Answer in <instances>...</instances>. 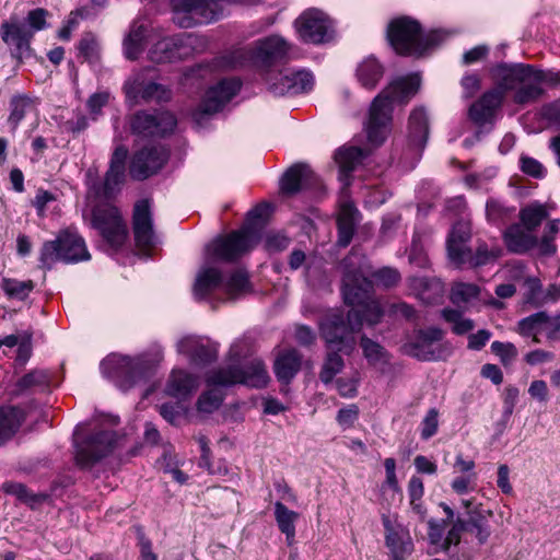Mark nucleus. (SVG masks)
I'll return each mask as SVG.
<instances>
[{
	"label": "nucleus",
	"mask_w": 560,
	"mask_h": 560,
	"mask_svg": "<svg viewBox=\"0 0 560 560\" xmlns=\"http://www.w3.org/2000/svg\"><path fill=\"white\" fill-rule=\"evenodd\" d=\"M495 88L486 92L469 108V117L478 125L489 122L501 106L505 92H513L512 101L517 105L537 102L544 94L542 83L553 82V73L537 70L524 63H500L492 69ZM559 74L556 73L555 77Z\"/></svg>",
	"instance_id": "obj_1"
},
{
	"label": "nucleus",
	"mask_w": 560,
	"mask_h": 560,
	"mask_svg": "<svg viewBox=\"0 0 560 560\" xmlns=\"http://www.w3.org/2000/svg\"><path fill=\"white\" fill-rule=\"evenodd\" d=\"M420 88L418 74H409L393 80L373 101L365 125L368 141L372 145L382 144L388 132L394 104L407 103Z\"/></svg>",
	"instance_id": "obj_2"
},
{
	"label": "nucleus",
	"mask_w": 560,
	"mask_h": 560,
	"mask_svg": "<svg viewBox=\"0 0 560 560\" xmlns=\"http://www.w3.org/2000/svg\"><path fill=\"white\" fill-rule=\"evenodd\" d=\"M358 259L357 255L351 254L341 262L343 269L342 294L347 304L355 306L350 311L359 312L362 325L365 323L374 326L381 322L384 311L376 300L371 299L373 283L361 270L355 268Z\"/></svg>",
	"instance_id": "obj_3"
},
{
	"label": "nucleus",
	"mask_w": 560,
	"mask_h": 560,
	"mask_svg": "<svg viewBox=\"0 0 560 560\" xmlns=\"http://www.w3.org/2000/svg\"><path fill=\"white\" fill-rule=\"evenodd\" d=\"M387 38L398 54L420 55L442 42L444 34L441 31H434L423 36L417 21L399 18L389 23Z\"/></svg>",
	"instance_id": "obj_4"
},
{
	"label": "nucleus",
	"mask_w": 560,
	"mask_h": 560,
	"mask_svg": "<svg viewBox=\"0 0 560 560\" xmlns=\"http://www.w3.org/2000/svg\"><path fill=\"white\" fill-rule=\"evenodd\" d=\"M362 328V320L359 312L349 311L347 320L341 313L328 314L319 324L320 337L324 339L328 350H335L350 354L355 349L353 332Z\"/></svg>",
	"instance_id": "obj_5"
},
{
	"label": "nucleus",
	"mask_w": 560,
	"mask_h": 560,
	"mask_svg": "<svg viewBox=\"0 0 560 560\" xmlns=\"http://www.w3.org/2000/svg\"><path fill=\"white\" fill-rule=\"evenodd\" d=\"M101 370L105 376L113 378L118 387L127 390L151 375L153 363L143 357L130 358L113 353L102 361Z\"/></svg>",
	"instance_id": "obj_6"
},
{
	"label": "nucleus",
	"mask_w": 560,
	"mask_h": 560,
	"mask_svg": "<svg viewBox=\"0 0 560 560\" xmlns=\"http://www.w3.org/2000/svg\"><path fill=\"white\" fill-rule=\"evenodd\" d=\"M91 255L84 240L69 230L62 231L55 241L45 242L40 249V268L50 269L57 261L66 264L89 260Z\"/></svg>",
	"instance_id": "obj_7"
},
{
	"label": "nucleus",
	"mask_w": 560,
	"mask_h": 560,
	"mask_svg": "<svg viewBox=\"0 0 560 560\" xmlns=\"http://www.w3.org/2000/svg\"><path fill=\"white\" fill-rule=\"evenodd\" d=\"M259 241V233L253 226H244L226 235L214 238L206 246L205 255L208 261H235L253 249Z\"/></svg>",
	"instance_id": "obj_8"
},
{
	"label": "nucleus",
	"mask_w": 560,
	"mask_h": 560,
	"mask_svg": "<svg viewBox=\"0 0 560 560\" xmlns=\"http://www.w3.org/2000/svg\"><path fill=\"white\" fill-rule=\"evenodd\" d=\"M209 386H230L243 384L250 387H265L269 382V375L264 362L253 359L244 368L228 366L214 370L207 376Z\"/></svg>",
	"instance_id": "obj_9"
},
{
	"label": "nucleus",
	"mask_w": 560,
	"mask_h": 560,
	"mask_svg": "<svg viewBox=\"0 0 560 560\" xmlns=\"http://www.w3.org/2000/svg\"><path fill=\"white\" fill-rule=\"evenodd\" d=\"M171 5L174 23L183 28L210 23L219 15L218 0H171Z\"/></svg>",
	"instance_id": "obj_10"
},
{
	"label": "nucleus",
	"mask_w": 560,
	"mask_h": 560,
	"mask_svg": "<svg viewBox=\"0 0 560 560\" xmlns=\"http://www.w3.org/2000/svg\"><path fill=\"white\" fill-rule=\"evenodd\" d=\"M92 224L113 247L121 246L127 238V224L118 209L110 203H103L93 209Z\"/></svg>",
	"instance_id": "obj_11"
},
{
	"label": "nucleus",
	"mask_w": 560,
	"mask_h": 560,
	"mask_svg": "<svg viewBox=\"0 0 560 560\" xmlns=\"http://www.w3.org/2000/svg\"><path fill=\"white\" fill-rule=\"evenodd\" d=\"M295 30L304 43L324 44L332 39L334 26L326 13L317 9L304 11L295 20Z\"/></svg>",
	"instance_id": "obj_12"
},
{
	"label": "nucleus",
	"mask_w": 560,
	"mask_h": 560,
	"mask_svg": "<svg viewBox=\"0 0 560 560\" xmlns=\"http://www.w3.org/2000/svg\"><path fill=\"white\" fill-rule=\"evenodd\" d=\"M443 336V330L436 327L417 330L406 338L401 350L405 354L423 361L442 359L443 350L440 341Z\"/></svg>",
	"instance_id": "obj_13"
},
{
	"label": "nucleus",
	"mask_w": 560,
	"mask_h": 560,
	"mask_svg": "<svg viewBox=\"0 0 560 560\" xmlns=\"http://www.w3.org/2000/svg\"><path fill=\"white\" fill-rule=\"evenodd\" d=\"M241 82L237 79H224L209 89L198 109L192 114L197 124L208 116L218 113L238 92Z\"/></svg>",
	"instance_id": "obj_14"
},
{
	"label": "nucleus",
	"mask_w": 560,
	"mask_h": 560,
	"mask_svg": "<svg viewBox=\"0 0 560 560\" xmlns=\"http://www.w3.org/2000/svg\"><path fill=\"white\" fill-rule=\"evenodd\" d=\"M116 435L113 431H98L77 445L75 459L81 467H91L114 448Z\"/></svg>",
	"instance_id": "obj_15"
},
{
	"label": "nucleus",
	"mask_w": 560,
	"mask_h": 560,
	"mask_svg": "<svg viewBox=\"0 0 560 560\" xmlns=\"http://www.w3.org/2000/svg\"><path fill=\"white\" fill-rule=\"evenodd\" d=\"M266 81L269 91L278 96L307 92L314 83L313 75L304 70L268 72Z\"/></svg>",
	"instance_id": "obj_16"
},
{
	"label": "nucleus",
	"mask_w": 560,
	"mask_h": 560,
	"mask_svg": "<svg viewBox=\"0 0 560 560\" xmlns=\"http://www.w3.org/2000/svg\"><path fill=\"white\" fill-rule=\"evenodd\" d=\"M177 120L170 112H156L153 114L139 112L130 121L133 133L141 137H162L172 132Z\"/></svg>",
	"instance_id": "obj_17"
},
{
	"label": "nucleus",
	"mask_w": 560,
	"mask_h": 560,
	"mask_svg": "<svg viewBox=\"0 0 560 560\" xmlns=\"http://www.w3.org/2000/svg\"><path fill=\"white\" fill-rule=\"evenodd\" d=\"M198 42V37L186 34L175 37H166L155 43L149 51L153 62H168L188 57Z\"/></svg>",
	"instance_id": "obj_18"
},
{
	"label": "nucleus",
	"mask_w": 560,
	"mask_h": 560,
	"mask_svg": "<svg viewBox=\"0 0 560 560\" xmlns=\"http://www.w3.org/2000/svg\"><path fill=\"white\" fill-rule=\"evenodd\" d=\"M168 159L167 150L162 145L144 148L138 151L130 164V176L142 180L160 171Z\"/></svg>",
	"instance_id": "obj_19"
},
{
	"label": "nucleus",
	"mask_w": 560,
	"mask_h": 560,
	"mask_svg": "<svg viewBox=\"0 0 560 560\" xmlns=\"http://www.w3.org/2000/svg\"><path fill=\"white\" fill-rule=\"evenodd\" d=\"M0 36L11 48L14 57L23 58L31 54L33 31L22 23L18 16L12 15L1 24Z\"/></svg>",
	"instance_id": "obj_20"
},
{
	"label": "nucleus",
	"mask_w": 560,
	"mask_h": 560,
	"mask_svg": "<svg viewBox=\"0 0 560 560\" xmlns=\"http://www.w3.org/2000/svg\"><path fill=\"white\" fill-rule=\"evenodd\" d=\"M385 544L394 560H406L413 552V541L408 528L393 524L387 517L383 520Z\"/></svg>",
	"instance_id": "obj_21"
},
{
	"label": "nucleus",
	"mask_w": 560,
	"mask_h": 560,
	"mask_svg": "<svg viewBox=\"0 0 560 560\" xmlns=\"http://www.w3.org/2000/svg\"><path fill=\"white\" fill-rule=\"evenodd\" d=\"M471 237V226L468 219L458 220L453 226L446 241L447 256L452 264L462 267L465 252L469 248L467 243Z\"/></svg>",
	"instance_id": "obj_22"
},
{
	"label": "nucleus",
	"mask_w": 560,
	"mask_h": 560,
	"mask_svg": "<svg viewBox=\"0 0 560 560\" xmlns=\"http://www.w3.org/2000/svg\"><path fill=\"white\" fill-rule=\"evenodd\" d=\"M125 90L128 97H141L148 102H166L172 96L171 90L166 86L153 81L147 82L140 73L126 82Z\"/></svg>",
	"instance_id": "obj_23"
},
{
	"label": "nucleus",
	"mask_w": 560,
	"mask_h": 560,
	"mask_svg": "<svg viewBox=\"0 0 560 560\" xmlns=\"http://www.w3.org/2000/svg\"><path fill=\"white\" fill-rule=\"evenodd\" d=\"M133 233L139 247H149L154 242L151 208L149 201L145 199L135 205Z\"/></svg>",
	"instance_id": "obj_24"
},
{
	"label": "nucleus",
	"mask_w": 560,
	"mask_h": 560,
	"mask_svg": "<svg viewBox=\"0 0 560 560\" xmlns=\"http://www.w3.org/2000/svg\"><path fill=\"white\" fill-rule=\"evenodd\" d=\"M429 136L427 113L423 108H416L411 112L408 121V147L416 154L424 149Z\"/></svg>",
	"instance_id": "obj_25"
},
{
	"label": "nucleus",
	"mask_w": 560,
	"mask_h": 560,
	"mask_svg": "<svg viewBox=\"0 0 560 560\" xmlns=\"http://www.w3.org/2000/svg\"><path fill=\"white\" fill-rule=\"evenodd\" d=\"M179 353L187 355L196 365L207 364L217 359V348L203 343L197 337H185L177 343Z\"/></svg>",
	"instance_id": "obj_26"
},
{
	"label": "nucleus",
	"mask_w": 560,
	"mask_h": 560,
	"mask_svg": "<svg viewBox=\"0 0 560 560\" xmlns=\"http://www.w3.org/2000/svg\"><path fill=\"white\" fill-rule=\"evenodd\" d=\"M525 302L539 307L550 302H556L560 299V285L550 284L544 289L538 278L529 277L525 280Z\"/></svg>",
	"instance_id": "obj_27"
},
{
	"label": "nucleus",
	"mask_w": 560,
	"mask_h": 560,
	"mask_svg": "<svg viewBox=\"0 0 560 560\" xmlns=\"http://www.w3.org/2000/svg\"><path fill=\"white\" fill-rule=\"evenodd\" d=\"M506 248L514 254H525L538 245L537 237L521 224L510 225L503 233Z\"/></svg>",
	"instance_id": "obj_28"
},
{
	"label": "nucleus",
	"mask_w": 560,
	"mask_h": 560,
	"mask_svg": "<svg viewBox=\"0 0 560 560\" xmlns=\"http://www.w3.org/2000/svg\"><path fill=\"white\" fill-rule=\"evenodd\" d=\"M289 49L290 46L284 38L273 35L256 42L253 57L259 62L269 63L283 58Z\"/></svg>",
	"instance_id": "obj_29"
},
{
	"label": "nucleus",
	"mask_w": 560,
	"mask_h": 560,
	"mask_svg": "<svg viewBox=\"0 0 560 560\" xmlns=\"http://www.w3.org/2000/svg\"><path fill=\"white\" fill-rule=\"evenodd\" d=\"M24 420L25 413L21 408L13 406L0 407V446L18 433Z\"/></svg>",
	"instance_id": "obj_30"
},
{
	"label": "nucleus",
	"mask_w": 560,
	"mask_h": 560,
	"mask_svg": "<svg viewBox=\"0 0 560 560\" xmlns=\"http://www.w3.org/2000/svg\"><path fill=\"white\" fill-rule=\"evenodd\" d=\"M302 357L295 349L279 353L275 361V374L284 384H289L301 369Z\"/></svg>",
	"instance_id": "obj_31"
},
{
	"label": "nucleus",
	"mask_w": 560,
	"mask_h": 560,
	"mask_svg": "<svg viewBox=\"0 0 560 560\" xmlns=\"http://www.w3.org/2000/svg\"><path fill=\"white\" fill-rule=\"evenodd\" d=\"M409 288L411 292L425 304L439 302L444 292L443 284L439 280L424 277L410 278Z\"/></svg>",
	"instance_id": "obj_32"
},
{
	"label": "nucleus",
	"mask_w": 560,
	"mask_h": 560,
	"mask_svg": "<svg viewBox=\"0 0 560 560\" xmlns=\"http://www.w3.org/2000/svg\"><path fill=\"white\" fill-rule=\"evenodd\" d=\"M222 284L221 271L205 264L198 271L194 284V296L202 300Z\"/></svg>",
	"instance_id": "obj_33"
},
{
	"label": "nucleus",
	"mask_w": 560,
	"mask_h": 560,
	"mask_svg": "<svg viewBox=\"0 0 560 560\" xmlns=\"http://www.w3.org/2000/svg\"><path fill=\"white\" fill-rule=\"evenodd\" d=\"M197 387V377L183 370H174L170 375L165 390L166 394L172 397L185 399L190 396Z\"/></svg>",
	"instance_id": "obj_34"
},
{
	"label": "nucleus",
	"mask_w": 560,
	"mask_h": 560,
	"mask_svg": "<svg viewBox=\"0 0 560 560\" xmlns=\"http://www.w3.org/2000/svg\"><path fill=\"white\" fill-rule=\"evenodd\" d=\"M128 151L125 147H117L112 155L110 165L105 176V195L109 196L114 189L120 185L125 177V162Z\"/></svg>",
	"instance_id": "obj_35"
},
{
	"label": "nucleus",
	"mask_w": 560,
	"mask_h": 560,
	"mask_svg": "<svg viewBox=\"0 0 560 560\" xmlns=\"http://www.w3.org/2000/svg\"><path fill=\"white\" fill-rule=\"evenodd\" d=\"M312 170L305 164H296L290 167L281 178V190L292 195L310 185L313 178Z\"/></svg>",
	"instance_id": "obj_36"
},
{
	"label": "nucleus",
	"mask_w": 560,
	"mask_h": 560,
	"mask_svg": "<svg viewBox=\"0 0 560 560\" xmlns=\"http://www.w3.org/2000/svg\"><path fill=\"white\" fill-rule=\"evenodd\" d=\"M358 211L351 202H343L340 206L338 223V244L346 247L350 244L357 223Z\"/></svg>",
	"instance_id": "obj_37"
},
{
	"label": "nucleus",
	"mask_w": 560,
	"mask_h": 560,
	"mask_svg": "<svg viewBox=\"0 0 560 560\" xmlns=\"http://www.w3.org/2000/svg\"><path fill=\"white\" fill-rule=\"evenodd\" d=\"M492 510H487L464 518L465 532L472 535L479 545H485L492 534L491 526L488 522V518L492 517Z\"/></svg>",
	"instance_id": "obj_38"
},
{
	"label": "nucleus",
	"mask_w": 560,
	"mask_h": 560,
	"mask_svg": "<svg viewBox=\"0 0 560 560\" xmlns=\"http://www.w3.org/2000/svg\"><path fill=\"white\" fill-rule=\"evenodd\" d=\"M366 153L357 147L341 148L335 154L339 165L341 180L346 182L349 174L363 161Z\"/></svg>",
	"instance_id": "obj_39"
},
{
	"label": "nucleus",
	"mask_w": 560,
	"mask_h": 560,
	"mask_svg": "<svg viewBox=\"0 0 560 560\" xmlns=\"http://www.w3.org/2000/svg\"><path fill=\"white\" fill-rule=\"evenodd\" d=\"M299 513L288 509L282 502L275 503V520L282 534L285 535L287 542L291 545L295 537V522L299 520Z\"/></svg>",
	"instance_id": "obj_40"
},
{
	"label": "nucleus",
	"mask_w": 560,
	"mask_h": 560,
	"mask_svg": "<svg viewBox=\"0 0 560 560\" xmlns=\"http://www.w3.org/2000/svg\"><path fill=\"white\" fill-rule=\"evenodd\" d=\"M502 255V249L499 246L489 247L485 242H478L476 253L472 254L470 248L465 252L464 265L470 267H479L497 260Z\"/></svg>",
	"instance_id": "obj_41"
},
{
	"label": "nucleus",
	"mask_w": 560,
	"mask_h": 560,
	"mask_svg": "<svg viewBox=\"0 0 560 560\" xmlns=\"http://www.w3.org/2000/svg\"><path fill=\"white\" fill-rule=\"evenodd\" d=\"M383 77V67L372 57L364 59L357 69V78L362 86L373 89Z\"/></svg>",
	"instance_id": "obj_42"
},
{
	"label": "nucleus",
	"mask_w": 560,
	"mask_h": 560,
	"mask_svg": "<svg viewBox=\"0 0 560 560\" xmlns=\"http://www.w3.org/2000/svg\"><path fill=\"white\" fill-rule=\"evenodd\" d=\"M145 27L143 25L133 24L124 39V54L130 60L137 59L143 50L145 38Z\"/></svg>",
	"instance_id": "obj_43"
},
{
	"label": "nucleus",
	"mask_w": 560,
	"mask_h": 560,
	"mask_svg": "<svg viewBox=\"0 0 560 560\" xmlns=\"http://www.w3.org/2000/svg\"><path fill=\"white\" fill-rule=\"evenodd\" d=\"M10 106L11 113L9 115L8 122L11 126V130L15 131L26 114L32 112L35 106L33 100L25 95L12 97Z\"/></svg>",
	"instance_id": "obj_44"
},
{
	"label": "nucleus",
	"mask_w": 560,
	"mask_h": 560,
	"mask_svg": "<svg viewBox=\"0 0 560 560\" xmlns=\"http://www.w3.org/2000/svg\"><path fill=\"white\" fill-rule=\"evenodd\" d=\"M548 217V211L544 205L530 203L520 211L522 226L533 232Z\"/></svg>",
	"instance_id": "obj_45"
},
{
	"label": "nucleus",
	"mask_w": 560,
	"mask_h": 560,
	"mask_svg": "<svg viewBox=\"0 0 560 560\" xmlns=\"http://www.w3.org/2000/svg\"><path fill=\"white\" fill-rule=\"evenodd\" d=\"M79 56L90 63H97L101 60V46L97 36L92 32L82 35L78 43Z\"/></svg>",
	"instance_id": "obj_46"
},
{
	"label": "nucleus",
	"mask_w": 560,
	"mask_h": 560,
	"mask_svg": "<svg viewBox=\"0 0 560 560\" xmlns=\"http://www.w3.org/2000/svg\"><path fill=\"white\" fill-rule=\"evenodd\" d=\"M0 288L10 299L24 301L34 289L32 280L20 281L12 278H3Z\"/></svg>",
	"instance_id": "obj_47"
},
{
	"label": "nucleus",
	"mask_w": 560,
	"mask_h": 560,
	"mask_svg": "<svg viewBox=\"0 0 560 560\" xmlns=\"http://www.w3.org/2000/svg\"><path fill=\"white\" fill-rule=\"evenodd\" d=\"M339 351L329 350L319 372V378L324 384H330L334 377L340 373L345 366L343 359Z\"/></svg>",
	"instance_id": "obj_48"
},
{
	"label": "nucleus",
	"mask_w": 560,
	"mask_h": 560,
	"mask_svg": "<svg viewBox=\"0 0 560 560\" xmlns=\"http://www.w3.org/2000/svg\"><path fill=\"white\" fill-rule=\"evenodd\" d=\"M360 346L363 350V355L370 364L377 365L387 361V352L385 349L366 336L361 337Z\"/></svg>",
	"instance_id": "obj_49"
},
{
	"label": "nucleus",
	"mask_w": 560,
	"mask_h": 560,
	"mask_svg": "<svg viewBox=\"0 0 560 560\" xmlns=\"http://www.w3.org/2000/svg\"><path fill=\"white\" fill-rule=\"evenodd\" d=\"M225 292L231 296H237L250 290L248 273L245 270H235L224 283Z\"/></svg>",
	"instance_id": "obj_50"
},
{
	"label": "nucleus",
	"mask_w": 560,
	"mask_h": 560,
	"mask_svg": "<svg viewBox=\"0 0 560 560\" xmlns=\"http://www.w3.org/2000/svg\"><path fill=\"white\" fill-rule=\"evenodd\" d=\"M480 289L474 283L456 282L451 289V300L455 304L468 303L479 296Z\"/></svg>",
	"instance_id": "obj_51"
},
{
	"label": "nucleus",
	"mask_w": 560,
	"mask_h": 560,
	"mask_svg": "<svg viewBox=\"0 0 560 560\" xmlns=\"http://www.w3.org/2000/svg\"><path fill=\"white\" fill-rule=\"evenodd\" d=\"M546 318V312H537L518 322V332L523 336H534V341L538 342L537 334L542 331V319Z\"/></svg>",
	"instance_id": "obj_52"
},
{
	"label": "nucleus",
	"mask_w": 560,
	"mask_h": 560,
	"mask_svg": "<svg viewBox=\"0 0 560 560\" xmlns=\"http://www.w3.org/2000/svg\"><path fill=\"white\" fill-rule=\"evenodd\" d=\"M443 318L452 324V330L456 335H464L470 330L474 329L475 324L474 320L470 318L464 317L458 311L456 310H443L442 311Z\"/></svg>",
	"instance_id": "obj_53"
},
{
	"label": "nucleus",
	"mask_w": 560,
	"mask_h": 560,
	"mask_svg": "<svg viewBox=\"0 0 560 560\" xmlns=\"http://www.w3.org/2000/svg\"><path fill=\"white\" fill-rule=\"evenodd\" d=\"M514 209L504 207L501 202L490 199L486 205V217L490 223L502 224L512 215Z\"/></svg>",
	"instance_id": "obj_54"
},
{
	"label": "nucleus",
	"mask_w": 560,
	"mask_h": 560,
	"mask_svg": "<svg viewBox=\"0 0 560 560\" xmlns=\"http://www.w3.org/2000/svg\"><path fill=\"white\" fill-rule=\"evenodd\" d=\"M560 230V220H552L548 222L545 228V233L538 243L539 250L542 255H552L557 250V246L553 243V240L557 233Z\"/></svg>",
	"instance_id": "obj_55"
},
{
	"label": "nucleus",
	"mask_w": 560,
	"mask_h": 560,
	"mask_svg": "<svg viewBox=\"0 0 560 560\" xmlns=\"http://www.w3.org/2000/svg\"><path fill=\"white\" fill-rule=\"evenodd\" d=\"M223 400L222 393L218 389L205 392L198 399L197 409L200 412L212 413L221 406Z\"/></svg>",
	"instance_id": "obj_56"
},
{
	"label": "nucleus",
	"mask_w": 560,
	"mask_h": 560,
	"mask_svg": "<svg viewBox=\"0 0 560 560\" xmlns=\"http://www.w3.org/2000/svg\"><path fill=\"white\" fill-rule=\"evenodd\" d=\"M324 262L323 259L316 256H308L307 265L304 270L306 281L316 285L323 281L324 278Z\"/></svg>",
	"instance_id": "obj_57"
},
{
	"label": "nucleus",
	"mask_w": 560,
	"mask_h": 560,
	"mask_svg": "<svg viewBox=\"0 0 560 560\" xmlns=\"http://www.w3.org/2000/svg\"><path fill=\"white\" fill-rule=\"evenodd\" d=\"M466 533L464 527V518L457 516L454 520L452 527L448 529L442 542V550L448 551L452 546H457L460 542L462 534Z\"/></svg>",
	"instance_id": "obj_58"
},
{
	"label": "nucleus",
	"mask_w": 560,
	"mask_h": 560,
	"mask_svg": "<svg viewBox=\"0 0 560 560\" xmlns=\"http://www.w3.org/2000/svg\"><path fill=\"white\" fill-rule=\"evenodd\" d=\"M48 383V375L44 371H32L21 377L18 382L20 390H26L33 387H44Z\"/></svg>",
	"instance_id": "obj_59"
},
{
	"label": "nucleus",
	"mask_w": 560,
	"mask_h": 560,
	"mask_svg": "<svg viewBox=\"0 0 560 560\" xmlns=\"http://www.w3.org/2000/svg\"><path fill=\"white\" fill-rule=\"evenodd\" d=\"M439 429V411L436 408H431L424 416L420 424V435L423 440H429L436 434Z\"/></svg>",
	"instance_id": "obj_60"
},
{
	"label": "nucleus",
	"mask_w": 560,
	"mask_h": 560,
	"mask_svg": "<svg viewBox=\"0 0 560 560\" xmlns=\"http://www.w3.org/2000/svg\"><path fill=\"white\" fill-rule=\"evenodd\" d=\"M48 11L43 8H37L31 10L26 15V26L33 31V35L38 32L45 30L47 24Z\"/></svg>",
	"instance_id": "obj_61"
},
{
	"label": "nucleus",
	"mask_w": 560,
	"mask_h": 560,
	"mask_svg": "<svg viewBox=\"0 0 560 560\" xmlns=\"http://www.w3.org/2000/svg\"><path fill=\"white\" fill-rule=\"evenodd\" d=\"M3 490L5 493L12 494L25 503L32 504L37 501V497L20 482H5L3 485Z\"/></svg>",
	"instance_id": "obj_62"
},
{
	"label": "nucleus",
	"mask_w": 560,
	"mask_h": 560,
	"mask_svg": "<svg viewBox=\"0 0 560 560\" xmlns=\"http://www.w3.org/2000/svg\"><path fill=\"white\" fill-rule=\"evenodd\" d=\"M377 284L384 288L395 287L400 281V273L398 270L389 267L382 268L372 273Z\"/></svg>",
	"instance_id": "obj_63"
},
{
	"label": "nucleus",
	"mask_w": 560,
	"mask_h": 560,
	"mask_svg": "<svg viewBox=\"0 0 560 560\" xmlns=\"http://www.w3.org/2000/svg\"><path fill=\"white\" fill-rule=\"evenodd\" d=\"M477 474L460 475L455 477L451 482L452 490L459 494H466L476 487Z\"/></svg>",
	"instance_id": "obj_64"
}]
</instances>
